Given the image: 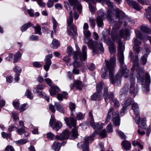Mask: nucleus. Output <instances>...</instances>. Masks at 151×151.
I'll return each mask as SVG.
<instances>
[{"mask_svg": "<svg viewBox=\"0 0 151 151\" xmlns=\"http://www.w3.org/2000/svg\"><path fill=\"white\" fill-rule=\"evenodd\" d=\"M99 2L105 1L108 6L107 18L110 24L114 26L112 32L114 33L116 29L119 28L125 17V14L119 9L114 6V3L109 0H96Z\"/></svg>", "mask_w": 151, "mask_h": 151, "instance_id": "f257e3e1", "label": "nucleus"}, {"mask_svg": "<svg viewBox=\"0 0 151 151\" xmlns=\"http://www.w3.org/2000/svg\"><path fill=\"white\" fill-rule=\"evenodd\" d=\"M105 65L102 70L101 76L104 78H106L109 75L111 83L113 84L116 83L119 86L121 83L122 78L119 74H117L115 76L114 69L115 67L116 58L114 55L111 57L109 61L105 60Z\"/></svg>", "mask_w": 151, "mask_h": 151, "instance_id": "f03ea898", "label": "nucleus"}, {"mask_svg": "<svg viewBox=\"0 0 151 151\" xmlns=\"http://www.w3.org/2000/svg\"><path fill=\"white\" fill-rule=\"evenodd\" d=\"M133 54L131 51L129 52V55L131 57V60L134 63V67L132 69L137 68L136 76L139 82H141L143 90L146 93L148 92L149 90V85L150 82V77L148 73L145 75V80L144 78L143 69L138 65V59L137 55H136L135 59L133 57Z\"/></svg>", "mask_w": 151, "mask_h": 151, "instance_id": "7ed1b4c3", "label": "nucleus"}, {"mask_svg": "<svg viewBox=\"0 0 151 151\" xmlns=\"http://www.w3.org/2000/svg\"><path fill=\"white\" fill-rule=\"evenodd\" d=\"M87 47L84 45L82 49V52L80 53L79 54L76 51L74 52H73V58L75 60V61L73 62L74 68H79L81 65V63L77 61L79 58L81 61H85L86 60L87 58Z\"/></svg>", "mask_w": 151, "mask_h": 151, "instance_id": "20e7f679", "label": "nucleus"}, {"mask_svg": "<svg viewBox=\"0 0 151 151\" xmlns=\"http://www.w3.org/2000/svg\"><path fill=\"white\" fill-rule=\"evenodd\" d=\"M66 9L68 11H69V17L67 19V24L68 27L69 28L68 29V33L69 35L73 36V33L72 31L74 32L75 35H77V29L76 27L73 24V12L71 10V8L68 4L67 5H65Z\"/></svg>", "mask_w": 151, "mask_h": 151, "instance_id": "39448f33", "label": "nucleus"}, {"mask_svg": "<svg viewBox=\"0 0 151 151\" xmlns=\"http://www.w3.org/2000/svg\"><path fill=\"white\" fill-rule=\"evenodd\" d=\"M88 46L91 49L93 55L97 53H102L104 50L102 43L100 41L99 43L94 41L90 40L88 43Z\"/></svg>", "mask_w": 151, "mask_h": 151, "instance_id": "423d86ee", "label": "nucleus"}, {"mask_svg": "<svg viewBox=\"0 0 151 151\" xmlns=\"http://www.w3.org/2000/svg\"><path fill=\"white\" fill-rule=\"evenodd\" d=\"M65 120L66 124L70 128L73 127V128L71 131V137L70 139H75L78 136L77 128L76 127V120L73 118H70L69 119L66 118Z\"/></svg>", "mask_w": 151, "mask_h": 151, "instance_id": "0eeeda50", "label": "nucleus"}, {"mask_svg": "<svg viewBox=\"0 0 151 151\" xmlns=\"http://www.w3.org/2000/svg\"><path fill=\"white\" fill-rule=\"evenodd\" d=\"M98 133L96 130H95L93 133L92 137H85L84 142H81L78 143L77 146L79 148H82L83 151H88V143L89 142H91L93 140V137Z\"/></svg>", "mask_w": 151, "mask_h": 151, "instance_id": "6e6552de", "label": "nucleus"}, {"mask_svg": "<svg viewBox=\"0 0 151 151\" xmlns=\"http://www.w3.org/2000/svg\"><path fill=\"white\" fill-rule=\"evenodd\" d=\"M113 109V108L109 109L106 121L108 122L110 119L111 115L110 114H111L112 117V121L113 122L115 126H119L120 123L118 112L117 111L112 112L111 113V112H112Z\"/></svg>", "mask_w": 151, "mask_h": 151, "instance_id": "1a4fd4ad", "label": "nucleus"}, {"mask_svg": "<svg viewBox=\"0 0 151 151\" xmlns=\"http://www.w3.org/2000/svg\"><path fill=\"white\" fill-rule=\"evenodd\" d=\"M133 102V99L129 97L128 96L125 98L123 107L120 111V113L122 115H124L125 112H126L128 106L132 104Z\"/></svg>", "mask_w": 151, "mask_h": 151, "instance_id": "9d476101", "label": "nucleus"}, {"mask_svg": "<svg viewBox=\"0 0 151 151\" xmlns=\"http://www.w3.org/2000/svg\"><path fill=\"white\" fill-rule=\"evenodd\" d=\"M45 81L46 83L50 86L51 88L50 91V94L52 96H53L56 94V92L60 91L59 88L56 86H52V81L49 78H46L45 79Z\"/></svg>", "mask_w": 151, "mask_h": 151, "instance_id": "9b49d317", "label": "nucleus"}, {"mask_svg": "<svg viewBox=\"0 0 151 151\" xmlns=\"http://www.w3.org/2000/svg\"><path fill=\"white\" fill-rule=\"evenodd\" d=\"M130 86L129 89V92L130 94L133 95L134 96H136L137 93L138 89L135 86V79L132 77L130 80Z\"/></svg>", "mask_w": 151, "mask_h": 151, "instance_id": "f8f14e48", "label": "nucleus"}, {"mask_svg": "<svg viewBox=\"0 0 151 151\" xmlns=\"http://www.w3.org/2000/svg\"><path fill=\"white\" fill-rule=\"evenodd\" d=\"M135 114L136 115V116L135 118V120L136 123L138 124L139 127L145 129V128L144 127L146 125L145 118L140 119L139 114Z\"/></svg>", "mask_w": 151, "mask_h": 151, "instance_id": "ddd939ff", "label": "nucleus"}, {"mask_svg": "<svg viewBox=\"0 0 151 151\" xmlns=\"http://www.w3.org/2000/svg\"><path fill=\"white\" fill-rule=\"evenodd\" d=\"M52 57V54L48 55L45 56V64L44 66V69L46 71H47L50 68V65L51 64V61L50 59Z\"/></svg>", "mask_w": 151, "mask_h": 151, "instance_id": "4468645a", "label": "nucleus"}, {"mask_svg": "<svg viewBox=\"0 0 151 151\" xmlns=\"http://www.w3.org/2000/svg\"><path fill=\"white\" fill-rule=\"evenodd\" d=\"M68 1L70 5L73 6V9L77 8L80 13H81L82 6L78 1V0H68Z\"/></svg>", "mask_w": 151, "mask_h": 151, "instance_id": "2eb2a0df", "label": "nucleus"}, {"mask_svg": "<svg viewBox=\"0 0 151 151\" xmlns=\"http://www.w3.org/2000/svg\"><path fill=\"white\" fill-rule=\"evenodd\" d=\"M128 4L131 7L137 10L140 11L142 9L139 4L136 1L132 0H125Z\"/></svg>", "mask_w": 151, "mask_h": 151, "instance_id": "dca6fc26", "label": "nucleus"}, {"mask_svg": "<svg viewBox=\"0 0 151 151\" xmlns=\"http://www.w3.org/2000/svg\"><path fill=\"white\" fill-rule=\"evenodd\" d=\"M109 46V51L111 54L114 53L116 51L114 42L109 41L107 42Z\"/></svg>", "mask_w": 151, "mask_h": 151, "instance_id": "f3484780", "label": "nucleus"}, {"mask_svg": "<svg viewBox=\"0 0 151 151\" xmlns=\"http://www.w3.org/2000/svg\"><path fill=\"white\" fill-rule=\"evenodd\" d=\"M121 66L122 69L120 70L118 74H119L121 78L123 76H124L125 78H127L129 75V70L125 67V65H124L123 66Z\"/></svg>", "mask_w": 151, "mask_h": 151, "instance_id": "a211bd4d", "label": "nucleus"}, {"mask_svg": "<svg viewBox=\"0 0 151 151\" xmlns=\"http://www.w3.org/2000/svg\"><path fill=\"white\" fill-rule=\"evenodd\" d=\"M134 45L133 47V50L135 52V54L137 55L140 49V48L139 47V45H140L141 43L138 41L137 39H134Z\"/></svg>", "mask_w": 151, "mask_h": 151, "instance_id": "6ab92c4d", "label": "nucleus"}, {"mask_svg": "<svg viewBox=\"0 0 151 151\" xmlns=\"http://www.w3.org/2000/svg\"><path fill=\"white\" fill-rule=\"evenodd\" d=\"M130 31L128 29L124 30H122L120 31V36L121 37H125L126 40L129 39L130 36Z\"/></svg>", "mask_w": 151, "mask_h": 151, "instance_id": "aec40b11", "label": "nucleus"}, {"mask_svg": "<svg viewBox=\"0 0 151 151\" xmlns=\"http://www.w3.org/2000/svg\"><path fill=\"white\" fill-rule=\"evenodd\" d=\"M91 125L92 127L94 129H100L103 127V124L101 122L96 123L94 120H91Z\"/></svg>", "mask_w": 151, "mask_h": 151, "instance_id": "412c9836", "label": "nucleus"}, {"mask_svg": "<svg viewBox=\"0 0 151 151\" xmlns=\"http://www.w3.org/2000/svg\"><path fill=\"white\" fill-rule=\"evenodd\" d=\"M124 52H118V59L120 63V66H123L124 64V57L123 54Z\"/></svg>", "mask_w": 151, "mask_h": 151, "instance_id": "4be33fe9", "label": "nucleus"}, {"mask_svg": "<svg viewBox=\"0 0 151 151\" xmlns=\"http://www.w3.org/2000/svg\"><path fill=\"white\" fill-rule=\"evenodd\" d=\"M109 96V99L110 101H112L114 103V106L116 107H118L120 105V104L117 100L114 98L113 93H110Z\"/></svg>", "mask_w": 151, "mask_h": 151, "instance_id": "5701e85b", "label": "nucleus"}, {"mask_svg": "<svg viewBox=\"0 0 151 151\" xmlns=\"http://www.w3.org/2000/svg\"><path fill=\"white\" fill-rule=\"evenodd\" d=\"M125 42L119 39L118 41V52H124L125 50Z\"/></svg>", "mask_w": 151, "mask_h": 151, "instance_id": "b1692460", "label": "nucleus"}, {"mask_svg": "<svg viewBox=\"0 0 151 151\" xmlns=\"http://www.w3.org/2000/svg\"><path fill=\"white\" fill-rule=\"evenodd\" d=\"M122 145L124 149L126 150H129L131 147V144L127 140H125L122 142Z\"/></svg>", "mask_w": 151, "mask_h": 151, "instance_id": "393cba45", "label": "nucleus"}, {"mask_svg": "<svg viewBox=\"0 0 151 151\" xmlns=\"http://www.w3.org/2000/svg\"><path fill=\"white\" fill-rule=\"evenodd\" d=\"M70 133L68 130L66 129L61 134H60L61 137V140H63L68 138L70 135Z\"/></svg>", "mask_w": 151, "mask_h": 151, "instance_id": "a878e982", "label": "nucleus"}, {"mask_svg": "<svg viewBox=\"0 0 151 151\" xmlns=\"http://www.w3.org/2000/svg\"><path fill=\"white\" fill-rule=\"evenodd\" d=\"M55 106L57 111L61 113H64L65 111L64 108L60 104L55 102Z\"/></svg>", "mask_w": 151, "mask_h": 151, "instance_id": "bb28decb", "label": "nucleus"}, {"mask_svg": "<svg viewBox=\"0 0 151 151\" xmlns=\"http://www.w3.org/2000/svg\"><path fill=\"white\" fill-rule=\"evenodd\" d=\"M101 93L96 92L91 96V99L93 100L97 101L99 100L101 97Z\"/></svg>", "mask_w": 151, "mask_h": 151, "instance_id": "cd10ccee", "label": "nucleus"}, {"mask_svg": "<svg viewBox=\"0 0 151 151\" xmlns=\"http://www.w3.org/2000/svg\"><path fill=\"white\" fill-rule=\"evenodd\" d=\"M74 84L75 86L77 89L80 90H82V88L83 87V85L81 81H76Z\"/></svg>", "mask_w": 151, "mask_h": 151, "instance_id": "c85d7f7f", "label": "nucleus"}, {"mask_svg": "<svg viewBox=\"0 0 151 151\" xmlns=\"http://www.w3.org/2000/svg\"><path fill=\"white\" fill-rule=\"evenodd\" d=\"M132 109L135 114L139 113V108L137 103H135L132 104Z\"/></svg>", "mask_w": 151, "mask_h": 151, "instance_id": "c756f323", "label": "nucleus"}, {"mask_svg": "<svg viewBox=\"0 0 151 151\" xmlns=\"http://www.w3.org/2000/svg\"><path fill=\"white\" fill-rule=\"evenodd\" d=\"M129 85L127 83L125 85L122 90V93L121 94V96H125L126 93L129 90Z\"/></svg>", "mask_w": 151, "mask_h": 151, "instance_id": "7c9ffc66", "label": "nucleus"}, {"mask_svg": "<svg viewBox=\"0 0 151 151\" xmlns=\"http://www.w3.org/2000/svg\"><path fill=\"white\" fill-rule=\"evenodd\" d=\"M59 45L60 44L57 40L55 39L53 40L51 44V46L53 48L57 49Z\"/></svg>", "mask_w": 151, "mask_h": 151, "instance_id": "2f4dec72", "label": "nucleus"}, {"mask_svg": "<svg viewBox=\"0 0 151 151\" xmlns=\"http://www.w3.org/2000/svg\"><path fill=\"white\" fill-rule=\"evenodd\" d=\"M111 93V92H110L109 94L108 91V88L107 87H105L104 88V99L106 102V100L107 99H109V95L110 93Z\"/></svg>", "mask_w": 151, "mask_h": 151, "instance_id": "473e14b6", "label": "nucleus"}, {"mask_svg": "<svg viewBox=\"0 0 151 151\" xmlns=\"http://www.w3.org/2000/svg\"><path fill=\"white\" fill-rule=\"evenodd\" d=\"M103 18L100 17H96V20L98 27H101L104 25L103 21Z\"/></svg>", "mask_w": 151, "mask_h": 151, "instance_id": "72a5a7b5", "label": "nucleus"}, {"mask_svg": "<svg viewBox=\"0 0 151 151\" xmlns=\"http://www.w3.org/2000/svg\"><path fill=\"white\" fill-rule=\"evenodd\" d=\"M68 94V93L66 92H63L62 94L58 93L57 96V99L58 100L62 101L63 99L65 98Z\"/></svg>", "mask_w": 151, "mask_h": 151, "instance_id": "f704fd0d", "label": "nucleus"}, {"mask_svg": "<svg viewBox=\"0 0 151 151\" xmlns=\"http://www.w3.org/2000/svg\"><path fill=\"white\" fill-rule=\"evenodd\" d=\"M104 83L101 82L97 84L96 86V91L97 92L101 93V91L102 89V86Z\"/></svg>", "mask_w": 151, "mask_h": 151, "instance_id": "c9c22d12", "label": "nucleus"}, {"mask_svg": "<svg viewBox=\"0 0 151 151\" xmlns=\"http://www.w3.org/2000/svg\"><path fill=\"white\" fill-rule=\"evenodd\" d=\"M61 146V144L57 142L54 143L52 145L53 149L55 151H58L60 150Z\"/></svg>", "mask_w": 151, "mask_h": 151, "instance_id": "e433bc0d", "label": "nucleus"}, {"mask_svg": "<svg viewBox=\"0 0 151 151\" xmlns=\"http://www.w3.org/2000/svg\"><path fill=\"white\" fill-rule=\"evenodd\" d=\"M62 123L60 122H57L55 124L53 127H52L54 129H55L58 131L62 127Z\"/></svg>", "mask_w": 151, "mask_h": 151, "instance_id": "4c0bfd02", "label": "nucleus"}, {"mask_svg": "<svg viewBox=\"0 0 151 151\" xmlns=\"http://www.w3.org/2000/svg\"><path fill=\"white\" fill-rule=\"evenodd\" d=\"M42 31L43 32L45 33L48 34L51 33V37L52 38L53 37V31H51L49 30V29L46 27H42Z\"/></svg>", "mask_w": 151, "mask_h": 151, "instance_id": "58836bf2", "label": "nucleus"}, {"mask_svg": "<svg viewBox=\"0 0 151 151\" xmlns=\"http://www.w3.org/2000/svg\"><path fill=\"white\" fill-rule=\"evenodd\" d=\"M32 24L30 22H28L23 25L21 28V30L22 31L24 32L28 28L31 26Z\"/></svg>", "mask_w": 151, "mask_h": 151, "instance_id": "ea45409f", "label": "nucleus"}, {"mask_svg": "<svg viewBox=\"0 0 151 151\" xmlns=\"http://www.w3.org/2000/svg\"><path fill=\"white\" fill-rule=\"evenodd\" d=\"M33 28L35 30V34H39L40 35H41L42 33L41 32V28L39 26L37 25L36 26H34Z\"/></svg>", "mask_w": 151, "mask_h": 151, "instance_id": "a19ab883", "label": "nucleus"}, {"mask_svg": "<svg viewBox=\"0 0 151 151\" xmlns=\"http://www.w3.org/2000/svg\"><path fill=\"white\" fill-rule=\"evenodd\" d=\"M25 95L28 98L30 99H32L34 97L33 94L31 93L29 89L27 90Z\"/></svg>", "mask_w": 151, "mask_h": 151, "instance_id": "79ce46f5", "label": "nucleus"}, {"mask_svg": "<svg viewBox=\"0 0 151 151\" xmlns=\"http://www.w3.org/2000/svg\"><path fill=\"white\" fill-rule=\"evenodd\" d=\"M141 31L147 33H149L151 31V30L146 26L142 25L140 27Z\"/></svg>", "mask_w": 151, "mask_h": 151, "instance_id": "37998d69", "label": "nucleus"}, {"mask_svg": "<svg viewBox=\"0 0 151 151\" xmlns=\"http://www.w3.org/2000/svg\"><path fill=\"white\" fill-rule=\"evenodd\" d=\"M99 135L102 138L106 137L107 134L106 130L104 129L101 131L99 133Z\"/></svg>", "mask_w": 151, "mask_h": 151, "instance_id": "c03bdc74", "label": "nucleus"}, {"mask_svg": "<svg viewBox=\"0 0 151 151\" xmlns=\"http://www.w3.org/2000/svg\"><path fill=\"white\" fill-rule=\"evenodd\" d=\"M117 132L121 139H126V136L123 132L118 130H117Z\"/></svg>", "mask_w": 151, "mask_h": 151, "instance_id": "a18cd8bd", "label": "nucleus"}, {"mask_svg": "<svg viewBox=\"0 0 151 151\" xmlns=\"http://www.w3.org/2000/svg\"><path fill=\"white\" fill-rule=\"evenodd\" d=\"M147 55L145 54L141 58V63L145 65L147 61Z\"/></svg>", "mask_w": 151, "mask_h": 151, "instance_id": "49530a36", "label": "nucleus"}, {"mask_svg": "<svg viewBox=\"0 0 151 151\" xmlns=\"http://www.w3.org/2000/svg\"><path fill=\"white\" fill-rule=\"evenodd\" d=\"M84 115L81 112H79L77 114V118L78 120L83 119L84 117Z\"/></svg>", "mask_w": 151, "mask_h": 151, "instance_id": "de8ad7c7", "label": "nucleus"}, {"mask_svg": "<svg viewBox=\"0 0 151 151\" xmlns=\"http://www.w3.org/2000/svg\"><path fill=\"white\" fill-rule=\"evenodd\" d=\"M135 33L136 34L137 37L139 40H142V35L140 32L139 30H136L135 31Z\"/></svg>", "mask_w": 151, "mask_h": 151, "instance_id": "09e8293b", "label": "nucleus"}, {"mask_svg": "<svg viewBox=\"0 0 151 151\" xmlns=\"http://www.w3.org/2000/svg\"><path fill=\"white\" fill-rule=\"evenodd\" d=\"M55 119L54 116H52L50 118V126L52 127H53V123L55 122Z\"/></svg>", "mask_w": 151, "mask_h": 151, "instance_id": "8fccbe9b", "label": "nucleus"}, {"mask_svg": "<svg viewBox=\"0 0 151 151\" xmlns=\"http://www.w3.org/2000/svg\"><path fill=\"white\" fill-rule=\"evenodd\" d=\"M17 129V132L19 135H22L23 133L25 132V129L23 128H22L21 129H17V128H16Z\"/></svg>", "mask_w": 151, "mask_h": 151, "instance_id": "3c124183", "label": "nucleus"}, {"mask_svg": "<svg viewBox=\"0 0 151 151\" xmlns=\"http://www.w3.org/2000/svg\"><path fill=\"white\" fill-rule=\"evenodd\" d=\"M16 142L17 144H18L20 145H23L27 142L28 141L26 139H23L17 141Z\"/></svg>", "mask_w": 151, "mask_h": 151, "instance_id": "603ef678", "label": "nucleus"}, {"mask_svg": "<svg viewBox=\"0 0 151 151\" xmlns=\"http://www.w3.org/2000/svg\"><path fill=\"white\" fill-rule=\"evenodd\" d=\"M89 22L90 23L91 26L93 27H94L95 26V20L93 18H90L89 19Z\"/></svg>", "mask_w": 151, "mask_h": 151, "instance_id": "864d4df0", "label": "nucleus"}, {"mask_svg": "<svg viewBox=\"0 0 151 151\" xmlns=\"http://www.w3.org/2000/svg\"><path fill=\"white\" fill-rule=\"evenodd\" d=\"M32 65L34 66L37 68H39L42 66V65L38 62H33Z\"/></svg>", "mask_w": 151, "mask_h": 151, "instance_id": "5fc2aeb1", "label": "nucleus"}, {"mask_svg": "<svg viewBox=\"0 0 151 151\" xmlns=\"http://www.w3.org/2000/svg\"><path fill=\"white\" fill-rule=\"evenodd\" d=\"M52 20L53 23V29L54 31L56 32L55 29L57 26V22L54 18L52 19Z\"/></svg>", "mask_w": 151, "mask_h": 151, "instance_id": "6e6d98bb", "label": "nucleus"}, {"mask_svg": "<svg viewBox=\"0 0 151 151\" xmlns=\"http://www.w3.org/2000/svg\"><path fill=\"white\" fill-rule=\"evenodd\" d=\"M54 137V135L51 132H49L47 134V137L48 139L52 140Z\"/></svg>", "mask_w": 151, "mask_h": 151, "instance_id": "4d7b16f0", "label": "nucleus"}, {"mask_svg": "<svg viewBox=\"0 0 151 151\" xmlns=\"http://www.w3.org/2000/svg\"><path fill=\"white\" fill-rule=\"evenodd\" d=\"M106 129L109 133L112 132L113 131V129L111 124H109L107 127Z\"/></svg>", "mask_w": 151, "mask_h": 151, "instance_id": "13d9d810", "label": "nucleus"}, {"mask_svg": "<svg viewBox=\"0 0 151 151\" xmlns=\"http://www.w3.org/2000/svg\"><path fill=\"white\" fill-rule=\"evenodd\" d=\"M53 2L52 0H49L47 3V6L49 8L52 7L53 6Z\"/></svg>", "mask_w": 151, "mask_h": 151, "instance_id": "bf43d9fd", "label": "nucleus"}, {"mask_svg": "<svg viewBox=\"0 0 151 151\" xmlns=\"http://www.w3.org/2000/svg\"><path fill=\"white\" fill-rule=\"evenodd\" d=\"M69 108L72 111L75 110L76 108L75 104L72 103H70L69 104Z\"/></svg>", "mask_w": 151, "mask_h": 151, "instance_id": "052dcab7", "label": "nucleus"}, {"mask_svg": "<svg viewBox=\"0 0 151 151\" xmlns=\"http://www.w3.org/2000/svg\"><path fill=\"white\" fill-rule=\"evenodd\" d=\"M6 151H15L14 148L11 146H8L6 147L5 149Z\"/></svg>", "mask_w": 151, "mask_h": 151, "instance_id": "680f3d73", "label": "nucleus"}, {"mask_svg": "<svg viewBox=\"0 0 151 151\" xmlns=\"http://www.w3.org/2000/svg\"><path fill=\"white\" fill-rule=\"evenodd\" d=\"M14 71L17 73H21V69L19 67L16 66L14 68Z\"/></svg>", "mask_w": 151, "mask_h": 151, "instance_id": "e2e57ef3", "label": "nucleus"}, {"mask_svg": "<svg viewBox=\"0 0 151 151\" xmlns=\"http://www.w3.org/2000/svg\"><path fill=\"white\" fill-rule=\"evenodd\" d=\"M98 16L96 17H100L101 18H103L104 15V12L101 10H100L98 12Z\"/></svg>", "mask_w": 151, "mask_h": 151, "instance_id": "0e129e2a", "label": "nucleus"}, {"mask_svg": "<svg viewBox=\"0 0 151 151\" xmlns=\"http://www.w3.org/2000/svg\"><path fill=\"white\" fill-rule=\"evenodd\" d=\"M34 1H37L38 4L41 6H45V4L42 1V0H33Z\"/></svg>", "mask_w": 151, "mask_h": 151, "instance_id": "69168bd1", "label": "nucleus"}, {"mask_svg": "<svg viewBox=\"0 0 151 151\" xmlns=\"http://www.w3.org/2000/svg\"><path fill=\"white\" fill-rule=\"evenodd\" d=\"M49 109L53 113H54L55 111V108L54 106L50 104L49 105Z\"/></svg>", "mask_w": 151, "mask_h": 151, "instance_id": "338daca9", "label": "nucleus"}, {"mask_svg": "<svg viewBox=\"0 0 151 151\" xmlns=\"http://www.w3.org/2000/svg\"><path fill=\"white\" fill-rule=\"evenodd\" d=\"M13 105L16 109H18L19 105V103L18 101H13Z\"/></svg>", "mask_w": 151, "mask_h": 151, "instance_id": "774afa93", "label": "nucleus"}]
</instances>
